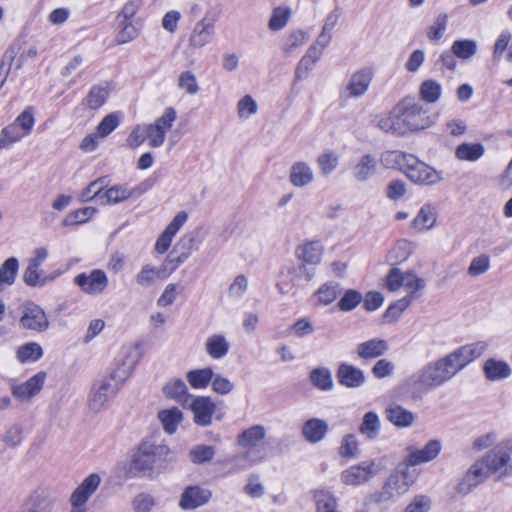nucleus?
<instances>
[{
    "instance_id": "obj_55",
    "label": "nucleus",
    "mask_w": 512,
    "mask_h": 512,
    "mask_svg": "<svg viewBox=\"0 0 512 512\" xmlns=\"http://www.w3.org/2000/svg\"><path fill=\"white\" fill-rule=\"evenodd\" d=\"M317 164L323 175H329L338 165V156L331 151L325 152L318 156Z\"/></svg>"
},
{
    "instance_id": "obj_15",
    "label": "nucleus",
    "mask_w": 512,
    "mask_h": 512,
    "mask_svg": "<svg viewBox=\"0 0 512 512\" xmlns=\"http://www.w3.org/2000/svg\"><path fill=\"white\" fill-rule=\"evenodd\" d=\"M336 379L338 383L348 389H357L366 382L364 371L352 364L342 362L336 369Z\"/></svg>"
},
{
    "instance_id": "obj_36",
    "label": "nucleus",
    "mask_w": 512,
    "mask_h": 512,
    "mask_svg": "<svg viewBox=\"0 0 512 512\" xmlns=\"http://www.w3.org/2000/svg\"><path fill=\"white\" fill-rule=\"evenodd\" d=\"M341 293V285L338 282L330 281L322 284L314 293L319 304L327 306L331 304Z\"/></svg>"
},
{
    "instance_id": "obj_22",
    "label": "nucleus",
    "mask_w": 512,
    "mask_h": 512,
    "mask_svg": "<svg viewBox=\"0 0 512 512\" xmlns=\"http://www.w3.org/2000/svg\"><path fill=\"white\" fill-rule=\"evenodd\" d=\"M329 432V425L324 419L310 418L301 428L303 439L309 444H317L325 439Z\"/></svg>"
},
{
    "instance_id": "obj_29",
    "label": "nucleus",
    "mask_w": 512,
    "mask_h": 512,
    "mask_svg": "<svg viewBox=\"0 0 512 512\" xmlns=\"http://www.w3.org/2000/svg\"><path fill=\"white\" fill-rule=\"evenodd\" d=\"M359 433L368 440H375L381 430V421L378 414L368 411L363 415L362 423L359 426Z\"/></svg>"
},
{
    "instance_id": "obj_24",
    "label": "nucleus",
    "mask_w": 512,
    "mask_h": 512,
    "mask_svg": "<svg viewBox=\"0 0 512 512\" xmlns=\"http://www.w3.org/2000/svg\"><path fill=\"white\" fill-rule=\"evenodd\" d=\"M388 349L389 346L386 340L373 338L359 343L356 347V352L359 358L369 360L384 355Z\"/></svg>"
},
{
    "instance_id": "obj_25",
    "label": "nucleus",
    "mask_w": 512,
    "mask_h": 512,
    "mask_svg": "<svg viewBox=\"0 0 512 512\" xmlns=\"http://www.w3.org/2000/svg\"><path fill=\"white\" fill-rule=\"evenodd\" d=\"M385 416L386 419L397 428H408L415 422L414 413L398 404L386 407Z\"/></svg>"
},
{
    "instance_id": "obj_4",
    "label": "nucleus",
    "mask_w": 512,
    "mask_h": 512,
    "mask_svg": "<svg viewBox=\"0 0 512 512\" xmlns=\"http://www.w3.org/2000/svg\"><path fill=\"white\" fill-rule=\"evenodd\" d=\"M172 460L167 445L143 440L132 457L131 471L141 477L153 478L166 470Z\"/></svg>"
},
{
    "instance_id": "obj_18",
    "label": "nucleus",
    "mask_w": 512,
    "mask_h": 512,
    "mask_svg": "<svg viewBox=\"0 0 512 512\" xmlns=\"http://www.w3.org/2000/svg\"><path fill=\"white\" fill-rule=\"evenodd\" d=\"M211 496L209 489L198 485L187 486L180 496L179 507L182 510H194L208 503Z\"/></svg>"
},
{
    "instance_id": "obj_42",
    "label": "nucleus",
    "mask_w": 512,
    "mask_h": 512,
    "mask_svg": "<svg viewBox=\"0 0 512 512\" xmlns=\"http://www.w3.org/2000/svg\"><path fill=\"white\" fill-rule=\"evenodd\" d=\"M43 356L42 347L36 342L26 343L17 349L16 357L20 363L36 362Z\"/></svg>"
},
{
    "instance_id": "obj_11",
    "label": "nucleus",
    "mask_w": 512,
    "mask_h": 512,
    "mask_svg": "<svg viewBox=\"0 0 512 512\" xmlns=\"http://www.w3.org/2000/svg\"><path fill=\"white\" fill-rule=\"evenodd\" d=\"M108 283V276L102 269H93L89 273L82 272L74 278V284L83 293L92 296L102 294L106 290Z\"/></svg>"
},
{
    "instance_id": "obj_26",
    "label": "nucleus",
    "mask_w": 512,
    "mask_h": 512,
    "mask_svg": "<svg viewBox=\"0 0 512 512\" xmlns=\"http://www.w3.org/2000/svg\"><path fill=\"white\" fill-rule=\"evenodd\" d=\"M511 368L506 361L494 358L487 359L483 364V373L489 381H499L511 375Z\"/></svg>"
},
{
    "instance_id": "obj_49",
    "label": "nucleus",
    "mask_w": 512,
    "mask_h": 512,
    "mask_svg": "<svg viewBox=\"0 0 512 512\" xmlns=\"http://www.w3.org/2000/svg\"><path fill=\"white\" fill-rule=\"evenodd\" d=\"M451 48L458 58L469 59L475 55L477 44L472 39H461L454 41Z\"/></svg>"
},
{
    "instance_id": "obj_60",
    "label": "nucleus",
    "mask_w": 512,
    "mask_h": 512,
    "mask_svg": "<svg viewBox=\"0 0 512 512\" xmlns=\"http://www.w3.org/2000/svg\"><path fill=\"white\" fill-rule=\"evenodd\" d=\"M405 281V274L397 267H392L386 276V287L389 291L399 290Z\"/></svg>"
},
{
    "instance_id": "obj_41",
    "label": "nucleus",
    "mask_w": 512,
    "mask_h": 512,
    "mask_svg": "<svg viewBox=\"0 0 512 512\" xmlns=\"http://www.w3.org/2000/svg\"><path fill=\"white\" fill-rule=\"evenodd\" d=\"M442 93V86L439 82L433 79L424 80L419 88V95L421 100L426 103L437 102Z\"/></svg>"
},
{
    "instance_id": "obj_12",
    "label": "nucleus",
    "mask_w": 512,
    "mask_h": 512,
    "mask_svg": "<svg viewBox=\"0 0 512 512\" xmlns=\"http://www.w3.org/2000/svg\"><path fill=\"white\" fill-rule=\"evenodd\" d=\"M217 15L213 11H207L204 17L198 21L189 37V45L199 49L210 43L215 34Z\"/></svg>"
},
{
    "instance_id": "obj_57",
    "label": "nucleus",
    "mask_w": 512,
    "mask_h": 512,
    "mask_svg": "<svg viewBox=\"0 0 512 512\" xmlns=\"http://www.w3.org/2000/svg\"><path fill=\"white\" fill-rule=\"evenodd\" d=\"M490 268V258L486 254H481L472 259L469 267L468 274L472 277L479 276L485 273Z\"/></svg>"
},
{
    "instance_id": "obj_64",
    "label": "nucleus",
    "mask_w": 512,
    "mask_h": 512,
    "mask_svg": "<svg viewBox=\"0 0 512 512\" xmlns=\"http://www.w3.org/2000/svg\"><path fill=\"white\" fill-rule=\"evenodd\" d=\"M431 506L430 498L426 495H416L405 508V512H428Z\"/></svg>"
},
{
    "instance_id": "obj_10",
    "label": "nucleus",
    "mask_w": 512,
    "mask_h": 512,
    "mask_svg": "<svg viewBox=\"0 0 512 512\" xmlns=\"http://www.w3.org/2000/svg\"><path fill=\"white\" fill-rule=\"evenodd\" d=\"M19 325L22 329L42 333L49 328V320L41 306L34 302H26L23 305Z\"/></svg>"
},
{
    "instance_id": "obj_47",
    "label": "nucleus",
    "mask_w": 512,
    "mask_h": 512,
    "mask_svg": "<svg viewBox=\"0 0 512 512\" xmlns=\"http://www.w3.org/2000/svg\"><path fill=\"white\" fill-rule=\"evenodd\" d=\"M363 300L362 294L355 289H348L337 303L338 309L342 312L354 310Z\"/></svg>"
},
{
    "instance_id": "obj_28",
    "label": "nucleus",
    "mask_w": 512,
    "mask_h": 512,
    "mask_svg": "<svg viewBox=\"0 0 512 512\" xmlns=\"http://www.w3.org/2000/svg\"><path fill=\"white\" fill-rule=\"evenodd\" d=\"M314 179L311 167L305 162H295L290 168L289 180L295 187H304Z\"/></svg>"
},
{
    "instance_id": "obj_7",
    "label": "nucleus",
    "mask_w": 512,
    "mask_h": 512,
    "mask_svg": "<svg viewBox=\"0 0 512 512\" xmlns=\"http://www.w3.org/2000/svg\"><path fill=\"white\" fill-rule=\"evenodd\" d=\"M37 56L35 46H28L24 40L16 39L6 49L2 58L7 63L8 72L19 71L27 63L29 59Z\"/></svg>"
},
{
    "instance_id": "obj_17",
    "label": "nucleus",
    "mask_w": 512,
    "mask_h": 512,
    "mask_svg": "<svg viewBox=\"0 0 512 512\" xmlns=\"http://www.w3.org/2000/svg\"><path fill=\"white\" fill-rule=\"evenodd\" d=\"M45 379L46 373L40 371L23 383L13 384L11 386V393L20 401H28L42 390Z\"/></svg>"
},
{
    "instance_id": "obj_37",
    "label": "nucleus",
    "mask_w": 512,
    "mask_h": 512,
    "mask_svg": "<svg viewBox=\"0 0 512 512\" xmlns=\"http://www.w3.org/2000/svg\"><path fill=\"white\" fill-rule=\"evenodd\" d=\"M206 352L213 359L223 358L229 350V343L223 335L215 334L206 340Z\"/></svg>"
},
{
    "instance_id": "obj_19",
    "label": "nucleus",
    "mask_w": 512,
    "mask_h": 512,
    "mask_svg": "<svg viewBox=\"0 0 512 512\" xmlns=\"http://www.w3.org/2000/svg\"><path fill=\"white\" fill-rule=\"evenodd\" d=\"M488 477V473L484 469L483 461H475L467 470L457 485V492L462 495H467L479 484L484 482Z\"/></svg>"
},
{
    "instance_id": "obj_45",
    "label": "nucleus",
    "mask_w": 512,
    "mask_h": 512,
    "mask_svg": "<svg viewBox=\"0 0 512 512\" xmlns=\"http://www.w3.org/2000/svg\"><path fill=\"white\" fill-rule=\"evenodd\" d=\"M413 300L414 295H406L405 297L391 303L383 314L384 320H397L401 313L410 306Z\"/></svg>"
},
{
    "instance_id": "obj_59",
    "label": "nucleus",
    "mask_w": 512,
    "mask_h": 512,
    "mask_svg": "<svg viewBox=\"0 0 512 512\" xmlns=\"http://www.w3.org/2000/svg\"><path fill=\"white\" fill-rule=\"evenodd\" d=\"M145 132L146 139L149 140L150 147L157 148L164 143L166 133L158 126H155L154 124H148L145 127Z\"/></svg>"
},
{
    "instance_id": "obj_30",
    "label": "nucleus",
    "mask_w": 512,
    "mask_h": 512,
    "mask_svg": "<svg viewBox=\"0 0 512 512\" xmlns=\"http://www.w3.org/2000/svg\"><path fill=\"white\" fill-rule=\"evenodd\" d=\"M310 383L320 391H330L334 387L332 372L328 367H316L309 373Z\"/></svg>"
},
{
    "instance_id": "obj_1",
    "label": "nucleus",
    "mask_w": 512,
    "mask_h": 512,
    "mask_svg": "<svg viewBox=\"0 0 512 512\" xmlns=\"http://www.w3.org/2000/svg\"><path fill=\"white\" fill-rule=\"evenodd\" d=\"M121 354L122 357L116 360V367L110 374L96 381L91 388L89 407L94 412H99L108 406L138 363L139 355L136 348L125 349Z\"/></svg>"
},
{
    "instance_id": "obj_33",
    "label": "nucleus",
    "mask_w": 512,
    "mask_h": 512,
    "mask_svg": "<svg viewBox=\"0 0 512 512\" xmlns=\"http://www.w3.org/2000/svg\"><path fill=\"white\" fill-rule=\"evenodd\" d=\"M109 97V89L107 85H93L87 96L83 99V104L91 110H97L102 107Z\"/></svg>"
},
{
    "instance_id": "obj_9",
    "label": "nucleus",
    "mask_w": 512,
    "mask_h": 512,
    "mask_svg": "<svg viewBox=\"0 0 512 512\" xmlns=\"http://www.w3.org/2000/svg\"><path fill=\"white\" fill-rule=\"evenodd\" d=\"M195 239L191 236H183L174 249L166 257L162 265V277L168 278L182 263H184L194 249Z\"/></svg>"
},
{
    "instance_id": "obj_56",
    "label": "nucleus",
    "mask_w": 512,
    "mask_h": 512,
    "mask_svg": "<svg viewBox=\"0 0 512 512\" xmlns=\"http://www.w3.org/2000/svg\"><path fill=\"white\" fill-rule=\"evenodd\" d=\"M358 451V441L354 434H347L343 437L339 447V454L344 458H353Z\"/></svg>"
},
{
    "instance_id": "obj_63",
    "label": "nucleus",
    "mask_w": 512,
    "mask_h": 512,
    "mask_svg": "<svg viewBox=\"0 0 512 512\" xmlns=\"http://www.w3.org/2000/svg\"><path fill=\"white\" fill-rule=\"evenodd\" d=\"M14 123L25 133V135H28L35 123L32 107H27L20 115H18Z\"/></svg>"
},
{
    "instance_id": "obj_16",
    "label": "nucleus",
    "mask_w": 512,
    "mask_h": 512,
    "mask_svg": "<svg viewBox=\"0 0 512 512\" xmlns=\"http://www.w3.org/2000/svg\"><path fill=\"white\" fill-rule=\"evenodd\" d=\"M190 409L193 413L194 423L198 426L206 427L212 423L216 404L209 396H197L192 400Z\"/></svg>"
},
{
    "instance_id": "obj_43",
    "label": "nucleus",
    "mask_w": 512,
    "mask_h": 512,
    "mask_svg": "<svg viewBox=\"0 0 512 512\" xmlns=\"http://www.w3.org/2000/svg\"><path fill=\"white\" fill-rule=\"evenodd\" d=\"M436 222V214L431 205H423L416 217L413 219L412 224L419 230H428L434 226Z\"/></svg>"
},
{
    "instance_id": "obj_6",
    "label": "nucleus",
    "mask_w": 512,
    "mask_h": 512,
    "mask_svg": "<svg viewBox=\"0 0 512 512\" xmlns=\"http://www.w3.org/2000/svg\"><path fill=\"white\" fill-rule=\"evenodd\" d=\"M487 346L486 342L478 341L460 346L443 357L454 376H456L468 364L479 358L486 351Z\"/></svg>"
},
{
    "instance_id": "obj_38",
    "label": "nucleus",
    "mask_w": 512,
    "mask_h": 512,
    "mask_svg": "<svg viewBox=\"0 0 512 512\" xmlns=\"http://www.w3.org/2000/svg\"><path fill=\"white\" fill-rule=\"evenodd\" d=\"M158 418L161 421L164 431L168 434L176 432L179 423L182 421V412L177 408L162 410L158 413Z\"/></svg>"
},
{
    "instance_id": "obj_35",
    "label": "nucleus",
    "mask_w": 512,
    "mask_h": 512,
    "mask_svg": "<svg viewBox=\"0 0 512 512\" xmlns=\"http://www.w3.org/2000/svg\"><path fill=\"white\" fill-rule=\"evenodd\" d=\"M213 378L214 372L211 367L193 369L186 374L188 383L194 389H204L208 387Z\"/></svg>"
},
{
    "instance_id": "obj_21",
    "label": "nucleus",
    "mask_w": 512,
    "mask_h": 512,
    "mask_svg": "<svg viewBox=\"0 0 512 512\" xmlns=\"http://www.w3.org/2000/svg\"><path fill=\"white\" fill-rule=\"evenodd\" d=\"M406 463L419 465L434 460L441 451V443L438 440H430L422 449L407 448Z\"/></svg>"
},
{
    "instance_id": "obj_48",
    "label": "nucleus",
    "mask_w": 512,
    "mask_h": 512,
    "mask_svg": "<svg viewBox=\"0 0 512 512\" xmlns=\"http://www.w3.org/2000/svg\"><path fill=\"white\" fill-rule=\"evenodd\" d=\"M131 198V193L124 185H114L103 193L102 204H116Z\"/></svg>"
},
{
    "instance_id": "obj_39",
    "label": "nucleus",
    "mask_w": 512,
    "mask_h": 512,
    "mask_svg": "<svg viewBox=\"0 0 512 512\" xmlns=\"http://www.w3.org/2000/svg\"><path fill=\"white\" fill-rule=\"evenodd\" d=\"M215 456V448L211 445L198 444L188 452V458L195 465H202L210 462Z\"/></svg>"
},
{
    "instance_id": "obj_40",
    "label": "nucleus",
    "mask_w": 512,
    "mask_h": 512,
    "mask_svg": "<svg viewBox=\"0 0 512 512\" xmlns=\"http://www.w3.org/2000/svg\"><path fill=\"white\" fill-rule=\"evenodd\" d=\"M122 117L123 114L120 111L107 114L96 127V136L105 138L110 135L119 126Z\"/></svg>"
},
{
    "instance_id": "obj_32",
    "label": "nucleus",
    "mask_w": 512,
    "mask_h": 512,
    "mask_svg": "<svg viewBox=\"0 0 512 512\" xmlns=\"http://www.w3.org/2000/svg\"><path fill=\"white\" fill-rule=\"evenodd\" d=\"M19 269V261L15 257L6 259L0 266V293L7 286L14 284Z\"/></svg>"
},
{
    "instance_id": "obj_13",
    "label": "nucleus",
    "mask_w": 512,
    "mask_h": 512,
    "mask_svg": "<svg viewBox=\"0 0 512 512\" xmlns=\"http://www.w3.org/2000/svg\"><path fill=\"white\" fill-rule=\"evenodd\" d=\"M480 461H483L484 469L488 475L501 471L500 477L512 475V462L509 453L500 448H493L487 452Z\"/></svg>"
},
{
    "instance_id": "obj_3",
    "label": "nucleus",
    "mask_w": 512,
    "mask_h": 512,
    "mask_svg": "<svg viewBox=\"0 0 512 512\" xmlns=\"http://www.w3.org/2000/svg\"><path fill=\"white\" fill-rule=\"evenodd\" d=\"M381 161L387 168L400 170L416 184L435 185L443 180L441 171L435 170L412 154L398 150L386 151L382 154Z\"/></svg>"
},
{
    "instance_id": "obj_23",
    "label": "nucleus",
    "mask_w": 512,
    "mask_h": 512,
    "mask_svg": "<svg viewBox=\"0 0 512 512\" xmlns=\"http://www.w3.org/2000/svg\"><path fill=\"white\" fill-rule=\"evenodd\" d=\"M374 461H365L346 469L341 474V480L347 485H360L367 482L374 474Z\"/></svg>"
},
{
    "instance_id": "obj_34",
    "label": "nucleus",
    "mask_w": 512,
    "mask_h": 512,
    "mask_svg": "<svg viewBox=\"0 0 512 512\" xmlns=\"http://www.w3.org/2000/svg\"><path fill=\"white\" fill-rule=\"evenodd\" d=\"M485 149L481 143H462L457 146L455 156L458 160L475 162L484 155Z\"/></svg>"
},
{
    "instance_id": "obj_50",
    "label": "nucleus",
    "mask_w": 512,
    "mask_h": 512,
    "mask_svg": "<svg viewBox=\"0 0 512 512\" xmlns=\"http://www.w3.org/2000/svg\"><path fill=\"white\" fill-rule=\"evenodd\" d=\"M106 183V177H100L95 181H92L87 187L81 192V200L88 202L93 198H98L101 202L103 200L102 189Z\"/></svg>"
},
{
    "instance_id": "obj_8",
    "label": "nucleus",
    "mask_w": 512,
    "mask_h": 512,
    "mask_svg": "<svg viewBox=\"0 0 512 512\" xmlns=\"http://www.w3.org/2000/svg\"><path fill=\"white\" fill-rule=\"evenodd\" d=\"M297 257L302 261L299 272L307 281L315 275V267L321 262L322 246L319 241H310L296 249Z\"/></svg>"
},
{
    "instance_id": "obj_20",
    "label": "nucleus",
    "mask_w": 512,
    "mask_h": 512,
    "mask_svg": "<svg viewBox=\"0 0 512 512\" xmlns=\"http://www.w3.org/2000/svg\"><path fill=\"white\" fill-rule=\"evenodd\" d=\"M373 76L374 72L372 68L369 67H364L354 72L346 86L348 96L352 98L363 96L367 92L372 82Z\"/></svg>"
},
{
    "instance_id": "obj_5",
    "label": "nucleus",
    "mask_w": 512,
    "mask_h": 512,
    "mask_svg": "<svg viewBox=\"0 0 512 512\" xmlns=\"http://www.w3.org/2000/svg\"><path fill=\"white\" fill-rule=\"evenodd\" d=\"M395 110L402 113L404 121L411 131L422 130L431 125L427 110L414 96H406L396 106Z\"/></svg>"
},
{
    "instance_id": "obj_27",
    "label": "nucleus",
    "mask_w": 512,
    "mask_h": 512,
    "mask_svg": "<svg viewBox=\"0 0 512 512\" xmlns=\"http://www.w3.org/2000/svg\"><path fill=\"white\" fill-rule=\"evenodd\" d=\"M377 170V160L372 154H364L353 167V176L357 181L370 179Z\"/></svg>"
},
{
    "instance_id": "obj_14",
    "label": "nucleus",
    "mask_w": 512,
    "mask_h": 512,
    "mask_svg": "<svg viewBox=\"0 0 512 512\" xmlns=\"http://www.w3.org/2000/svg\"><path fill=\"white\" fill-rule=\"evenodd\" d=\"M101 478L97 473L89 474L84 480L77 486L70 496V503L72 508L75 509H86L85 504L89 498L96 492L100 486Z\"/></svg>"
},
{
    "instance_id": "obj_61",
    "label": "nucleus",
    "mask_w": 512,
    "mask_h": 512,
    "mask_svg": "<svg viewBox=\"0 0 512 512\" xmlns=\"http://www.w3.org/2000/svg\"><path fill=\"white\" fill-rule=\"evenodd\" d=\"M212 390L220 395H227L234 390V384L221 374H214L211 381Z\"/></svg>"
},
{
    "instance_id": "obj_31",
    "label": "nucleus",
    "mask_w": 512,
    "mask_h": 512,
    "mask_svg": "<svg viewBox=\"0 0 512 512\" xmlns=\"http://www.w3.org/2000/svg\"><path fill=\"white\" fill-rule=\"evenodd\" d=\"M265 435L266 430L264 426L254 425L245 429L237 436V444L242 448H253L265 438Z\"/></svg>"
},
{
    "instance_id": "obj_52",
    "label": "nucleus",
    "mask_w": 512,
    "mask_h": 512,
    "mask_svg": "<svg viewBox=\"0 0 512 512\" xmlns=\"http://www.w3.org/2000/svg\"><path fill=\"white\" fill-rule=\"evenodd\" d=\"M447 26V15L439 14L433 24L427 29V37L430 41L437 42L442 38Z\"/></svg>"
},
{
    "instance_id": "obj_44",
    "label": "nucleus",
    "mask_w": 512,
    "mask_h": 512,
    "mask_svg": "<svg viewBox=\"0 0 512 512\" xmlns=\"http://www.w3.org/2000/svg\"><path fill=\"white\" fill-rule=\"evenodd\" d=\"M161 268H155L150 264L144 265L139 273L136 275V282L142 287H148L154 284L156 279H165L161 276Z\"/></svg>"
},
{
    "instance_id": "obj_46",
    "label": "nucleus",
    "mask_w": 512,
    "mask_h": 512,
    "mask_svg": "<svg viewBox=\"0 0 512 512\" xmlns=\"http://www.w3.org/2000/svg\"><path fill=\"white\" fill-rule=\"evenodd\" d=\"M95 212L96 209L93 207H84L76 209L66 215V217L62 221V225L73 226L85 223L94 215Z\"/></svg>"
},
{
    "instance_id": "obj_58",
    "label": "nucleus",
    "mask_w": 512,
    "mask_h": 512,
    "mask_svg": "<svg viewBox=\"0 0 512 512\" xmlns=\"http://www.w3.org/2000/svg\"><path fill=\"white\" fill-rule=\"evenodd\" d=\"M178 86L180 89L185 90L188 94H196L199 90L198 83L195 75L187 70L180 74L178 79Z\"/></svg>"
},
{
    "instance_id": "obj_54",
    "label": "nucleus",
    "mask_w": 512,
    "mask_h": 512,
    "mask_svg": "<svg viewBox=\"0 0 512 512\" xmlns=\"http://www.w3.org/2000/svg\"><path fill=\"white\" fill-rule=\"evenodd\" d=\"M23 512H50V503L45 497L33 494L25 503Z\"/></svg>"
},
{
    "instance_id": "obj_51",
    "label": "nucleus",
    "mask_w": 512,
    "mask_h": 512,
    "mask_svg": "<svg viewBox=\"0 0 512 512\" xmlns=\"http://www.w3.org/2000/svg\"><path fill=\"white\" fill-rule=\"evenodd\" d=\"M164 394L171 399L180 401L188 396V388L182 379L167 383L163 388Z\"/></svg>"
},
{
    "instance_id": "obj_53",
    "label": "nucleus",
    "mask_w": 512,
    "mask_h": 512,
    "mask_svg": "<svg viewBox=\"0 0 512 512\" xmlns=\"http://www.w3.org/2000/svg\"><path fill=\"white\" fill-rule=\"evenodd\" d=\"M290 17V10L277 7L273 10L272 16L269 19L268 27L272 31L281 30L288 22Z\"/></svg>"
},
{
    "instance_id": "obj_62",
    "label": "nucleus",
    "mask_w": 512,
    "mask_h": 512,
    "mask_svg": "<svg viewBox=\"0 0 512 512\" xmlns=\"http://www.w3.org/2000/svg\"><path fill=\"white\" fill-rule=\"evenodd\" d=\"M42 276L43 273L39 267L28 264L23 273V281L29 287H41Z\"/></svg>"
},
{
    "instance_id": "obj_2",
    "label": "nucleus",
    "mask_w": 512,
    "mask_h": 512,
    "mask_svg": "<svg viewBox=\"0 0 512 512\" xmlns=\"http://www.w3.org/2000/svg\"><path fill=\"white\" fill-rule=\"evenodd\" d=\"M454 377L446 360L441 357L426 363L417 372L409 376L403 382L402 390L412 400H421L424 395L441 387Z\"/></svg>"
}]
</instances>
